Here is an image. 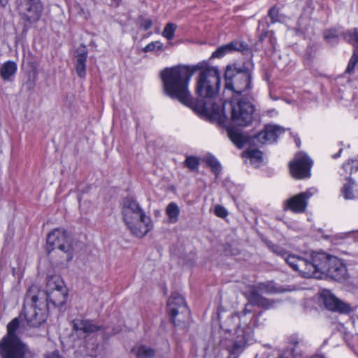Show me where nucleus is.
<instances>
[{
    "mask_svg": "<svg viewBox=\"0 0 358 358\" xmlns=\"http://www.w3.org/2000/svg\"><path fill=\"white\" fill-rule=\"evenodd\" d=\"M139 23L144 30H148L152 26V20L149 18L141 17Z\"/></svg>",
    "mask_w": 358,
    "mask_h": 358,
    "instance_id": "nucleus-36",
    "label": "nucleus"
},
{
    "mask_svg": "<svg viewBox=\"0 0 358 358\" xmlns=\"http://www.w3.org/2000/svg\"><path fill=\"white\" fill-rule=\"evenodd\" d=\"M167 310L175 325L185 323L189 315V310L184 298L178 293H173L169 299Z\"/></svg>",
    "mask_w": 358,
    "mask_h": 358,
    "instance_id": "nucleus-10",
    "label": "nucleus"
},
{
    "mask_svg": "<svg viewBox=\"0 0 358 358\" xmlns=\"http://www.w3.org/2000/svg\"><path fill=\"white\" fill-rule=\"evenodd\" d=\"M46 250L50 258L60 264L69 262L75 254L66 231L59 228L48 234Z\"/></svg>",
    "mask_w": 358,
    "mask_h": 358,
    "instance_id": "nucleus-4",
    "label": "nucleus"
},
{
    "mask_svg": "<svg viewBox=\"0 0 358 358\" xmlns=\"http://www.w3.org/2000/svg\"><path fill=\"white\" fill-rule=\"evenodd\" d=\"M295 142H296V145H297L298 147H299L300 143H301L300 140H299V138H298V139H296V140H295Z\"/></svg>",
    "mask_w": 358,
    "mask_h": 358,
    "instance_id": "nucleus-41",
    "label": "nucleus"
},
{
    "mask_svg": "<svg viewBox=\"0 0 358 358\" xmlns=\"http://www.w3.org/2000/svg\"><path fill=\"white\" fill-rule=\"evenodd\" d=\"M76 70L80 78H84L86 74V61L87 58V52L85 47L77 50Z\"/></svg>",
    "mask_w": 358,
    "mask_h": 358,
    "instance_id": "nucleus-20",
    "label": "nucleus"
},
{
    "mask_svg": "<svg viewBox=\"0 0 358 358\" xmlns=\"http://www.w3.org/2000/svg\"><path fill=\"white\" fill-rule=\"evenodd\" d=\"M271 250L275 255L282 257L289 266L304 278H321L330 264L333 256L323 252H314L310 259L291 255L284 248L272 245Z\"/></svg>",
    "mask_w": 358,
    "mask_h": 358,
    "instance_id": "nucleus-2",
    "label": "nucleus"
},
{
    "mask_svg": "<svg viewBox=\"0 0 358 358\" xmlns=\"http://www.w3.org/2000/svg\"><path fill=\"white\" fill-rule=\"evenodd\" d=\"M278 358H282V357H278Z\"/></svg>",
    "mask_w": 358,
    "mask_h": 358,
    "instance_id": "nucleus-44",
    "label": "nucleus"
},
{
    "mask_svg": "<svg viewBox=\"0 0 358 358\" xmlns=\"http://www.w3.org/2000/svg\"><path fill=\"white\" fill-rule=\"evenodd\" d=\"M355 185V181L351 178H348L347 182L344 183L342 188V194L345 199H353L356 198L353 192V188Z\"/></svg>",
    "mask_w": 358,
    "mask_h": 358,
    "instance_id": "nucleus-28",
    "label": "nucleus"
},
{
    "mask_svg": "<svg viewBox=\"0 0 358 358\" xmlns=\"http://www.w3.org/2000/svg\"><path fill=\"white\" fill-rule=\"evenodd\" d=\"M131 351L137 358H152L155 356V350L146 345H140L132 348Z\"/></svg>",
    "mask_w": 358,
    "mask_h": 358,
    "instance_id": "nucleus-26",
    "label": "nucleus"
},
{
    "mask_svg": "<svg viewBox=\"0 0 358 358\" xmlns=\"http://www.w3.org/2000/svg\"><path fill=\"white\" fill-rule=\"evenodd\" d=\"M321 297L325 307L329 310L341 314H349L353 311L350 304L338 299L330 290H323Z\"/></svg>",
    "mask_w": 358,
    "mask_h": 358,
    "instance_id": "nucleus-12",
    "label": "nucleus"
},
{
    "mask_svg": "<svg viewBox=\"0 0 358 358\" xmlns=\"http://www.w3.org/2000/svg\"><path fill=\"white\" fill-rule=\"evenodd\" d=\"M342 150H343V149H340L338 153H336V155H333V158L336 159V158L339 157L341 156Z\"/></svg>",
    "mask_w": 358,
    "mask_h": 358,
    "instance_id": "nucleus-39",
    "label": "nucleus"
},
{
    "mask_svg": "<svg viewBox=\"0 0 358 358\" xmlns=\"http://www.w3.org/2000/svg\"><path fill=\"white\" fill-rule=\"evenodd\" d=\"M324 37L326 41H327L329 43H336L338 42V37L336 32V30L331 29L325 31L324 34Z\"/></svg>",
    "mask_w": 358,
    "mask_h": 358,
    "instance_id": "nucleus-34",
    "label": "nucleus"
},
{
    "mask_svg": "<svg viewBox=\"0 0 358 358\" xmlns=\"http://www.w3.org/2000/svg\"><path fill=\"white\" fill-rule=\"evenodd\" d=\"M64 283L59 275H50L47 278L45 292L64 288Z\"/></svg>",
    "mask_w": 358,
    "mask_h": 358,
    "instance_id": "nucleus-25",
    "label": "nucleus"
},
{
    "mask_svg": "<svg viewBox=\"0 0 358 358\" xmlns=\"http://www.w3.org/2000/svg\"><path fill=\"white\" fill-rule=\"evenodd\" d=\"M313 161L303 152L296 155L294 159L289 163L292 176L297 179L308 178L310 175Z\"/></svg>",
    "mask_w": 358,
    "mask_h": 358,
    "instance_id": "nucleus-11",
    "label": "nucleus"
},
{
    "mask_svg": "<svg viewBox=\"0 0 358 358\" xmlns=\"http://www.w3.org/2000/svg\"><path fill=\"white\" fill-rule=\"evenodd\" d=\"M284 132V129L276 125H268L264 131L259 132L254 138L262 144L272 143L276 141L278 136Z\"/></svg>",
    "mask_w": 358,
    "mask_h": 358,
    "instance_id": "nucleus-17",
    "label": "nucleus"
},
{
    "mask_svg": "<svg viewBox=\"0 0 358 358\" xmlns=\"http://www.w3.org/2000/svg\"><path fill=\"white\" fill-rule=\"evenodd\" d=\"M231 106V119L234 124L245 127L252 122L255 108L249 97L232 96Z\"/></svg>",
    "mask_w": 358,
    "mask_h": 358,
    "instance_id": "nucleus-8",
    "label": "nucleus"
},
{
    "mask_svg": "<svg viewBox=\"0 0 358 358\" xmlns=\"http://www.w3.org/2000/svg\"><path fill=\"white\" fill-rule=\"evenodd\" d=\"M243 157L249 159V163L258 167L262 162V152L257 149H249L243 153Z\"/></svg>",
    "mask_w": 358,
    "mask_h": 358,
    "instance_id": "nucleus-24",
    "label": "nucleus"
},
{
    "mask_svg": "<svg viewBox=\"0 0 358 358\" xmlns=\"http://www.w3.org/2000/svg\"><path fill=\"white\" fill-rule=\"evenodd\" d=\"M20 326L17 317L12 320L7 325V335L0 343V354L2 358H24L27 350L26 346L15 335Z\"/></svg>",
    "mask_w": 358,
    "mask_h": 358,
    "instance_id": "nucleus-6",
    "label": "nucleus"
},
{
    "mask_svg": "<svg viewBox=\"0 0 358 358\" xmlns=\"http://www.w3.org/2000/svg\"><path fill=\"white\" fill-rule=\"evenodd\" d=\"M200 69L196 66L178 65L166 68L161 73L165 93L172 99L189 107H195L199 113H207L210 101L218 92L220 86V73L215 66L202 69L196 80V93L201 99L196 105L189 90V83L194 73Z\"/></svg>",
    "mask_w": 358,
    "mask_h": 358,
    "instance_id": "nucleus-1",
    "label": "nucleus"
},
{
    "mask_svg": "<svg viewBox=\"0 0 358 358\" xmlns=\"http://www.w3.org/2000/svg\"><path fill=\"white\" fill-rule=\"evenodd\" d=\"M227 134L230 140L238 148H241L248 141V136L242 133L239 129L229 127L227 128Z\"/></svg>",
    "mask_w": 358,
    "mask_h": 358,
    "instance_id": "nucleus-22",
    "label": "nucleus"
},
{
    "mask_svg": "<svg viewBox=\"0 0 358 358\" xmlns=\"http://www.w3.org/2000/svg\"><path fill=\"white\" fill-rule=\"evenodd\" d=\"M273 292V287L265 283H260L256 289L251 291L250 300L251 303L256 306L264 308H269L272 306V303L268 299L263 297L261 294H268Z\"/></svg>",
    "mask_w": 358,
    "mask_h": 358,
    "instance_id": "nucleus-15",
    "label": "nucleus"
},
{
    "mask_svg": "<svg viewBox=\"0 0 358 358\" xmlns=\"http://www.w3.org/2000/svg\"><path fill=\"white\" fill-rule=\"evenodd\" d=\"M243 48V45L238 41H232L228 44L219 47L214 51L211 55V58H221L225 55L233 51H240Z\"/></svg>",
    "mask_w": 358,
    "mask_h": 358,
    "instance_id": "nucleus-21",
    "label": "nucleus"
},
{
    "mask_svg": "<svg viewBox=\"0 0 358 358\" xmlns=\"http://www.w3.org/2000/svg\"><path fill=\"white\" fill-rule=\"evenodd\" d=\"M41 295H44V293L36 285H32L25 296L24 301L27 304L30 303V307L25 308L24 316L27 324L31 327H39L46 320L45 310L37 306Z\"/></svg>",
    "mask_w": 358,
    "mask_h": 358,
    "instance_id": "nucleus-7",
    "label": "nucleus"
},
{
    "mask_svg": "<svg viewBox=\"0 0 358 358\" xmlns=\"http://www.w3.org/2000/svg\"><path fill=\"white\" fill-rule=\"evenodd\" d=\"M163 50V44L159 41H153L150 43L148 44L144 48L143 52H148L152 51L162 50Z\"/></svg>",
    "mask_w": 358,
    "mask_h": 358,
    "instance_id": "nucleus-31",
    "label": "nucleus"
},
{
    "mask_svg": "<svg viewBox=\"0 0 358 358\" xmlns=\"http://www.w3.org/2000/svg\"><path fill=\"white\" fill-rule=\"evenodd\" d=\"M73 327L76 331H80L85 334H92L103 329L101 326H98L92 321L87 320H75L73 321Z\"/></svg>",
    "mask_w": 358,
    "mask_h": 358,
    "instance_id": "nucleus-19",
    "label": "nucleus"
},
{
    "mask_svg": "<svg viewBox=\"0 0 358 358\" xmlns=\"http://www.w3.org/2000/svg\"><path fill=\"white\" fill-rule=\"evenodd\" d=\"M16 6L26 27L39 21L43 10L41 0H16Z\"/></svg>",
    "mask_w": 358,
    "mask_h": 358,
    "instance_id": "nucleus-9",
    "label": "nucleus"
},
{
    "mask_svg": "<svg viewBox=\"0 0 358 358\" xmlns=\"http://www.w3.org/2000/svg\"><path fill=\"white\" fill-rule=\"evenodd\" d=\"M17 64L13 61H7L0 69V76L4 80H8L17 71Z\"/></svg>",
    "mask_w": 358,
    "mask_h": 358,
    "instance_id": "nucleus-23",
    "label": "nucleus"
},
{
    "mask_svg": "<svg viewBox=\"0 0 358 358\" xmlns=\"http://www.w3.org/2000/svg\"><path fill=\"white\" fill-rule=\"evenodd\" d=\"M324 275L339 282L345 281L348 278L345 265L341 259L335 256L330 258V264Z\"/></svg>",
    "mask_w": 358,
    "mask_h": 358,
    "instance_id": "nucleus-14",
    "label": "nucleus"
},
{
    "mask_svg": "<svg viewBox=\"0 0 358 358\" xmlns=\"http://www.w3.org/2000/svg\"><path fill=\"white\" fill-rule=\"evenodd\" d=\"M214 213L219 217L224 218L228 215L227 209L220 205H216L214 208Z\"/></svg>",
    "mask_w": 358,
    "mask_h": 358,
    "instance_id": "nucleus-35",
    "label": "nucleus"
},
{
    "mask_svg": "<svg viewBox=\"0 0 358 358\" xmlns=\"http://www.w3.org/2000/svg\"><path fill=\"white\" fill-rule=\"evenodd\" d=\"M344 38L356 48L345 70V73H352L355 68L358 69V28L346 31L344 34Z\"/></svg>",
    "mask_w": 358,
    "mask_h": 358,
    "instance_id": "nucleus-16",
    "label": "nucleus"
},
{
    "mask_svg": "<svg viewBox=\"0 0 358 358\" xmlns=\"http://www.w3.org/2000/svg\"><path fill=\"white\" fill-rule=\"evenodd\" d=\"M232 317H237V318H239V315H238V314H237V313H236L235 315H234Z\"/></svg>",
    "mask_w": 358,
    "mask_h": 358,
    "instance_id": "nucleus-42",
    "label": "nucleus"
},
{
    "mask_svg": "<svg viewBox=\"0 0 358 358\" xmlns=\"http://www.w3.org/2000/svg\"><path fill=\"white\" fill-rule=\"evenodd\" d=\"M343 168L347 173H352L358 171V161L349 160L347 163L343 165Z\"/></svg>",
    "mask_w": 358,
    "mask_h": 358,
    "instance_id": "nucleus-33",
    "label": "nucleus"
},
{
    "mask_svg": "<svg viewBox=\"0 0 358 358\" xmlns=\"http://www.w3.org/2000/svg\"><path fill=\"white\" fill-rule=\"evenodd\" d=\"M177 26L176 24L169 22L166 24L162 35L168 40H171L173 38L175 35V31L176 30Z\"/></svg>",
    "mask_w": 358,
    "mask_h": 358,
    "instance_id": "nucleus-30",
    "label": "nucleus"
},
{
    "mask_svg": "<svg viewBox=\"0 0 358 358\" xmlns=\"http://www.w3.org/2000/svg\"><path fill=\"white\" fill-rule=\"evenodd\" d=\"M312 189L296 194L285 202V209L294 213H303L308 205V200L313 195Z\"/></svg>",
    "mask_w": 358,
    "mask_h": 358,
    "instance_id": "nucleus-13",
    "label": "nucleus"
},
{
    "mask_svg": "<svg viewBox=\"0 0 358 358\" xmlns=\"http://www.w3.org/2000/svg\"><path fill=\"white\" fill-rule=\"evenodd\" d=\"M122 216L127 228L138 238H143L153 229L150 217L146 215L140 204L133 199L127 198L124 201Z\"/></svg>",
    "mask_w": 358,
    "mask_h": 358,
    "instance_id": "nucleus-3",
    "label": "nucleus"
},
{
    "mask_svg": "<svg viewBox=\"0 0 358 358\" xmlns=\"http://www.w3.org/2000/svg\"><path fill=\"white\" fill-rule=\"evenodd\" d=\"M45 358H60V357L57 351H54L52 353L47 355Z\"/></svg>",
    "mask_w": 358,
    "mask_h": 358,
    "instance_id": "nucleus-38",
    "label": "nucleus"
},
{
    "mask_svg": "<svg viewBox=\"0 0 358 358\" xmlns=\"http://www.w3.org/2000/svg\"><path fill=\"white\" fill-rule=\"evenodd\" d=\"M112 1L115 6H117L120 4L121 0H112Z\"/></svg>",
    "mask_w": 358,
    "mask_h": 358,
    "instance_id": "nucleus-40",
    "label": "nucleus"
},
{
    "mask_svg": "<svg viewBox=\"0 0 358 358\" xmlns=\"http://www.w3.org/2000/svg\"><path fill=\"white\" fill-rule=\"evenodd\" d=\"M48 303H52L55 306H63L67 299V289L66 287L57 290L45 292Z\"/></svg>",
    "mask_w": 358,
    "mask_h": 358,
    "instance_id": "nucleus-18",
    "label": "nucleus"
},
{
    "mask_svg": "<svg viewBox=\"0 0 358 358\" xmlns=\"http://www.w3.org/2000/svg\"><path fill=\"white\" fill-rule=\"evenodd\" d=\"M185 164L190 170L193 171L198 168L199 165V161L197 157L189 156L186 158L185 161Z\"/></svg>",
    "mask_w": 358,
    "mask_h": 358,
    "instance_id": "nucleus-32",
    "label": "nucleus"
},
{
    "mask_svg": "<svg viewBox=\"0 0 358 358\" xmlns=\"http://www.w3.org/2000/svg\"><path fill=\"white\" fill-rule=\"evenodd\" d=\"M268 15L273 20H275L278 17V10L275 8L269 10Z\"/></svg>",
    "mask_w": 358,
    "mask_h": 358,
    "instance_id": "nucleus-37",
    "label": "nucleus"
},
{
    "mask_svg": "<svg viewBox=\"0 0 358 358\" xmlns=\"http://www.w3.org/2000/svg\"><path fill=\"white\" fill-rule=\"evenodd\" d=\"M86 358H92V357H86Z\"/></svg>",
    "mask_w": 358,
    "mask_h": 358,
    "instance_id": "nucleus-43",
    "label": "nucleus"
},
{
    "mask_svg": "<svg viewBox=\"0 0 358 358\" xmlns=\"http://www.w3.org/2000/svg\"><path fill=\"white\" fill-rule=\"evenodd\" d=\"M252 74L245 67H238L236 64L228 65L225 71V88L234 92L233 96L249 97L248 92L251 89Z\"/></svg>",
    "mask_w": 358,
    "mask_h": 358,
    "instance_id": "nucleus-5",
    "label": "nucleus"
},
{
    "mask_svg": "<svg viewBox=\"0 0 358 358\" xmlns=\"http://www.w3.org/2000/svg\"><path fill=\"white\" fill-rule=\"evenodd\" d=\"M166 214L171 223H176L178 221L180 208L175 202H171L166 208Z\"/></svg>",
    "mask_w": 358,
    "mask_h": 358,
    "instance_id": "nucleus-27",
    "label": "nucleus"
},
{
    "mask_svg": "<svg viewBox=\"0 0 358 358\" xmlns=\"http://www.w3.org/2000/svg\"><path fill=\"white\" fill-rule=\"evenodd\" d=\"M205 162L211 168L215 174L217 175L220 172L221 165L215 157L212 155L207 156L205 158Z\"/></svg>",
    "mask_w": 358,
    "mask_h": 358,
    "instance_id": "nucleus-29",
    "label": "nucleus"
}]
</instances>
